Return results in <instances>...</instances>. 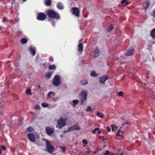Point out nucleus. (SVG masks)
Here are the masks:
<instances>
[{
  "label": "nucleus",
  "instance_id": "obj_31",
  "mask_svg": "<svg viewBox=\"0 0 155 155\" xmlns=\"http://www.w3.org/2000/svg\"><path fill=\"white\" fill-rule=\"evenodd\" d=\"M151 15L155 18V9H154L150 14Z\"/></svg>",
  "mask_w": 155,
  "mask_h": 155
},
{
  "label": "nucleus",
  "instance_id": "obj_3",
  "mask_svg": "<svg viewBox=\"0 0 155 155\" xmlns=\"http://www.w3.org/2000/svg\"><path fill=\"white\" fill-rule=\"evenodd\" d=\"M87 93V91H82L79 94V98L80 100L81 104L82 105L85 101H86Z\"/></svg>",
  "mask_w": 155,
  "mask_h": 155
},
{
  "label": "nucleus",
  "instance_id": "obj_6",
  "mask_svg": "<svg viewBox=\"0 0 155 155\" xmlns=\"http://www.w3.org/2000/svg\"><path fill=\"white\" fill-rule=\"evenodd\" d=\"M72 14L76 17H79L80 15V10L79 8L77 7H74L71 9Z\"/></svg>",
  "mask_w": 155,
  "mask_h": 155
},
{
  "label": "nucleus",
  "instance_id": "obj_20",
  "mask_svg": "<svg viewBox=\"0 0 155 155\" xmlns=\"http://www.w3.org/2000/svg\"><path fill=\"white\" fill-rule=\"evenodd\" d=\"M28 41V40L25 38H23L21 39V42L23 44L26 43Z\"/></svg>",
  "mask_w": 155,
  "mask_h": 155
},
{
  "label": "nucleus",
  "instance_id": "obj_40",
  "mask_svg": "<svg viewBox=\"0 0 155 155\" xmlns=\"http://www.w3.org/2000/svg\"><path fill=\"white\" fill-rule=\"evenodd\" d=\"M120 129H119L118 130L117 132V133L116 134V135L117 136H120Z\"/></svg>",
  "mask_w": 155,
  "mask_h": 155
},
{
  "label": "nucleus",
  "instance_id": "obj_35",
  "mask_svg": "<svg viewBox=\"0 0 155 155\" xmlns=\"http://www.w3.org/2000/svg\"><path fill=\"white\" fill-rule=\"evenodd\" d=\"M99 138L100 139H102L103 141L106 140V138H105L103 136H99Z\"/></svg>",
  "mask_w": 155,
  "mask_h": 155
},
{
  "label": "nucleus",
  "instance_id": "obj_17",
  "mask_svg": "<svg viewBox=\"0 0 155 155\" xmlns=\"http://www.w3.org/2000/svg\"><path fill=\"white\" fill-rule=\"evenodd\" d=\"M150 5V2L149 1H147L145 3H144L143 4L144 9L145 10L147 9Z\"/></svg>",
  "mask_w": 155,
  "mask_h": 155
},
{
  "label": "nucleus",
  "instance_id": "obj_8",
  "mask_svg": "<svg viewBox=\"0 0 155 155\" xmlns=\"http://www.w3.org/2000/svg\"><path fill=\"white\" fill-rule=\"evenodd\" d=\"M27 136L29 140L32 142H34L36 141V138L35 134L33 133H31L28 134Z\"/></svg>",
  "mask_w": 155,
  "mask_h": 155
},
{
  "label": "nucleus",
  "instance_id": "obj_43",
  "mask_svg": "<svg viewBox=\"0 0 155 155\" xmlns=\"http://www.w3.org/2000/svg\"><path fill=\"white\" fill-rule=\"evenodd\" d=\"M40 109V107L38 105H37L35 107V109L36 110H39Z\"/></svg>",
  "mask_w": 155,
  "mask_h": 155
},
{
  "label": "nucleus",
  "instance_id": "obj_7",
  "mask_svg": "<svg viewBox=\"0 0 155 155\" xmlns=\"http://www.w3.org/2000/svg\"><path fill=\"white\" fill-rule=\"evenodd\" d=\"M46 18V15L42 12L39 13L38 14L37 17V20L39 21H43Z\"/></svg>",
  "mask_w": 155,
  "mask_h": 155
},
{
  "label": "nucleus",
  "instance_id": "obj_61",
  "mask_svg": "<svg viewBox=\"0 0 155 155\" xmlns=\"http://www.w3.org/2000/svg\"><path fill=\"white\" fill-rule=\"evenodd\" d=\"M2 28L1 26H0V30H2Z\"/></svg>",
  "mask_w": 155,
  "mask_h": 155
},
{
  "label": "nucleus",
  "instance_id": "obj_58",
  "mask_svg": "<svg viewBox=\"0 0 155 155\" xmlns=\"http://www.w3.org/2000/svg\"><path fill=\"white\" fill-rule=\"evenodd\" d=\"M149 74V71H148V72L147 73V75H148Z\"/></svg>",
  "mask_w": 155,
  "mask_h": 155
},
{
  "label": "nucleus",
  "instance_id": "obj_39",
  "mask_svg": "<svg viewBox=\"0 0 155 155\" xmlns=\"http://www.w3.org/2000/svg\"><path fill=\"white\" fill-rule=\"evenodd\" d=\"M99 130V128L98 127L96 128H95L94 130H93V131H92L93 133L94 134V133H95L96 131L97 130Z\"/></svg>",
  "mask_w": 155,
  "mask_h": 155
},
{
  "label": "nucleus",
  "instance_id": "obj_54",
  "mask_svg": "<svg viewBox=\"0 0 155 155\" xmlns=\"http://www.w3.org/2000/svg\"><path fill=\"white\" fill-rule=\"evenodd\" d=\"M50 60H51L52 61H53V59H52V58H50Z\"/></svg>",
  "mask_w": 155,
  "mask_h": 155
},
{
  "label": "nucleus",
  "instance_id": "obj_56",
  "mask_svg": "<svg viewBox=\"0 0 155 155\" xmlns=\"http://www.w3.org/2000/svg\"><path fill=\"white\" fill-rule=\"evenodd\" d=\"M90 150H89V151H87L86 152L87 153H90Z\"/></svg>",
  "mask_w": 155,
  "mask_h": 155
},
{
  "label": "nucleus",
  "instance_id": "obj_22",
  "mask_svg": "<svg viewBox=\"0 0 155 155\" xmlns=\"http://www.w3.org/2000/svg\"><path fill=\"white\" fill-rule=\"evenodd\" d=\"M79 101L77 100H74L72 101V103L74 104L73 106L74 107H76V105L78 104Z\"/></svg>",
  "mask_w": 155,
  "mask_h": 155
},
{
  "label": "nucleus",
  "instance_id": "obj_46",
  "mask_svg": "<svg viewBox=\"0 0 155 155\" xmlns=\"http://www.w3.org/2000/svg\"><path fill=\"white\" fill-rule=\"evenodd\" d=\"M110 153V151L108 150H107L105 153L104 154L105 155H108Z\"/></svg>",
  "mask_w": 155,
  "mask_h": 155
},
{
  "label": "nucleus",
  "instance_id": "obj_28",
  "mask_svg": "<svg viewBox=\"0 0 155 155\" xmlns=\"http://www.w3.org/2000/svg\"><path fill=\"white\" fill-rule=\"evenodd\" d=\"M130 123L127 121V122L124 123L121 125V128H122L124 126H125V125H130Z\"/></svg>",
  "mask_w": 155,
  "mask_h": 155
},
{
  "label": "nucleus",
  "instance_id": "obj_33",
  "mask_svg": "<svg viewBox=\"0 0 155 155\" xmlns=\"http://www.w3.org/2000/svg\"><path fill=\"white\" fill-rule=\"evenodd\" d=\"M124 92L122 91H120L118 93V96L120 97H123L124 96L123 94Z\"/></svg>",
  "mask_w": 155,
  "mask_h": 155
},
{
  "label": "nucleus",
  "instance_id": "obj_32",
  "mask_svg": "<svg viewBox=\"0 0 155 155\" xmlns=\"http://www.w3.org/2000/svg\"><path fill=\"white\" fill-rule=\"evenodd\" d=\"M91 75L92 77H95L97 75V74L94 71H92L91 73Z\"/></svg>",
  "mask_w": 155,
  "mask_h": 155
},
{
  "label": "nucleus",
  "instance_id": "obj_55",
  "mask_svg": "<svg viewBox=\"0 0 155 155\" xmlns=\"http://www.w3.org/2000/svg\"><path fill=\"white\" fill-rule=\"evenodd\" d=\"M68 131H69L68 130H64V132L65 133V132H68Z\"/></svg>",
  "mask_w": 155,
  "mask_h": 155
},
{
  "label": "nucleus",
  "instance_id": "obj_4",
  "mask_svg": "<svg viewBox=\"0 0 155 155\" xmlns=\"http://www.w3.org/2000/svg\"><path fill=\"white\" fill-rule=\"evenodd\" d=\"M66 119H65V118H63L61 117L57 121V127L59 129L62 128L66 124Z\"/></svg>",
  "mask_w": 155,
  "mask_h": 155
},
{
  "label": "nucleus",
  "instance_id": "obj_16",
  "mask_svg": "<svg viewBox=\"0 0 155 155\" xmlns=\"http://www.w3.org/2000/svg\"><path fill=\"white\" fill-rule=\"evenodd\" d=\"M29 52L34 56L36 54V52L35 49L32 47H31L29 49Z\"/></svg>",
  "mask_w": 155,
  "mask_h": 155
},
{
  "label": "nucleus",
  "instance_id": "obj_50",
  "mask_svg": "<svg viewBox=\"0 0 155 155\" xmlns=\"http://www.w3.org/2000/svg\"><path fill=\"white\" fill-rule=\"evenodd\" d=\"M98 130L97 134H99L101 133V131L100 130Z\"/></svg>",
  "mask_w": 155,
  "mask_h": 155
},
{
  "label": "nucleus",
  "instance_id": "obj_26",
  "mask_svg": "<svg viewBox=\"0 0 155 155\" xmlns=\"http://www.w3.org/2000/svg\"><path fill=\"white\" fill-rule=\"evenodd\" d=\"M52 73L51 72H48L46 74V76L47 78H50L52 75Z\"/></svg>",
  "mask_w": 155,
  "mask_h": 155
},
{
  "label": "nucleus",
  "instance_id": "obj_1",
  "mask_svg": "<svg viewBox=\"0 0 155 155\" xmlns=\"http://www.w3.org/2000/svg\"><path fill=\"white\" fill-rule=\"evenodd\" d=\"M46 13L49 18H53L56 20L60 18V15L53 10H48L46 11Z\"/></svg>",
  "mask_w": 155,
  "mask_h": 155
},
{
  "label": "nucleus",
  "instance_id": "obj_9",
  "mask_svg": "<svg viewBox=\"0 0 155 155\" xmlns=\"http://www.w3.org/2000/svg\"><path fill=\"white\" fill-rule=\"evenodd\" d=\"M45 130L47 134L48 135H51L53 133L54 129L53 128L48 126L45 128Z\"/></svg>",
  "mask_w": 155,
  "mask_h": 155
},
{
  "label": "nucleus",
  "instance_id": "obj_11",
  "mask_svg": "<svg viewBox=\"0 0 155 155\" xmlns=\"http://www.w3.org/2000/svg\"><path fill=\"white\" fill-rule=\"evenodd\" d=\"M100 53V51L99 50L97 47H96L93 51L92 56L94 58H97L99 55Z\"/></svg>",
  "mask_w": 155,
  "mask_h": 155
},
{
  "label": "nucleus",
  "instance_id": "obj_44",
  "mask_svg": "<svg viewBox=\"0 0 155 155\" xmlns=\"http://www.w3.org/2000/svg\"><path fill=\"white\" fill-rule=\"evenodd\" d=\"M88 84V82L87 80L85 82H83L82 85H85Z\"/></svg>",
  "mask_w": 155,
  "mask_h": 155
},
{
  "label": "nucleus",
  "instance_id": "obj_57",
  "mask_svg": "<svg viewBox=\"0 0 155 155\" xmlns=\"http://www.w3.org/2000/svg\"><path fill=\"white\" fill-rule=\"evenodd\" d=\"M2 153V150L1 149H0V154H1Z\"/></svg>",
  "mask_w": 155,
  "mask_h": 155
},
{
  "label": "nucleus",
  "instance_id": "obj_48",
  "mask_svg": "<svg viewBox=\"0 0 155 155\" xmlns=\"http://www.w3.org/2000/svg\"><path fill=\"white\" fill-rule=\"evenodd\" d=\"M107 130L108 132L110 131V127H107Z\"/></svg>",
  "mask_w": 155,
  "mask_h": 155
},
{
  "label": "nucleus",
  "instance_id": "obj_19",
  "mask_svg": "<svg viewBox=\"0 0 155 155\" xmlns=\"http://www.w3.org/2000/svg\"><path fill=\"white\" fill-rule=\"evenodd\" d=\"M150 35L153 38L155 39V28L151 32Z\"/></svg>",
  "mask_w": 155,
  "mask_h": 155
},
{
  "label": "nucleus",
  "instance_id": "obj_41",
  "mask_svg": "<svg viewBox=\"0 0 155 155\" xmlns=\"http://www.w3.org/2000/svg\"><path fill=\"white\" fill-rule=\"evenodd\" d=\"M8 19L6 17H5L3 18L2 22H4L6 21H8Z\"/></svg>",
  "mask_w": 155,
  "mask_h": 155
},
{
  "label": "nucleus",
  "instance_id": "obj_30",
  "mask_svg": "<svg viewBox=\"0 0 155 155\" xmlns=\"http://www.w3.org/2000/svg\"><path fill=\"white\" fill-rule=\"evenodd\" d=\"M34 130L32 127H29L27 128V131L29 132H31L33 131Z\"/></svg>",
  "mask_w": 155,
  "mask_h": 155
},
{
  "label": "nucleus",
  "instance_id": "obj_49",
  "mask_svg": "<svg viewBox=\"0 0 155 155\" xmlns=\"http://www.w3.org/2000/svg\"><path fill=\"white\" fill-rule=\"evenodd\" d=\"M51 24L52 25L54 26L55 25V23L54 21H52L51 22Z\"/></svg>",
  "mask_w": 155,
  "mask_h": 155
},
{
  "label": "nucleus",
  "instance_id": "obj_59",
  "mask_svg": "<svg viewBox=\"0 0 155 155\" xmlns=\"http://www.w3.org/2000/svg\"><path fill=\"white\" fill-rule=\"evenodd\" d=\"M104 145H107L106 143V142H104Z\"/></svg>",
  "mask_w": 155,
  "mask_h": 155
},
{
  "label": "nucleus",
  "instance_id": "obj_62",
  "mask_svg": "<svg viewBox=\"0 0 155 155\" xmlns=\"http://www.w3.org/2000/svg\"><path fill=\"white\" fill-rule=\"evenodd\" d=\"M20 120H22V118H21V117H20Z\"/></svg>",
  "mask_w": 155,
  "mask_h": 155
},
{
  "label": "nucleus",
  "instance_id": "obj_37",
  "mask_svg": "<svg viewBox=\"0 0 155 155\" xmlns=\"http://www.w3.org/2000/svg\"><path fill=\"white\" fill-rule=\"evenodd\" d=\"M59 147L62 150V151L63 153H64L65 152V149L64 147H62L61 146H59Z\"/></svg>",
  "mask_w": 155,
  "mask_h": 155
},
{
  "label": "nucleus",
  "instance_id": "obj_38",
  "mask_svg": "<svg viewBox=\"0 0 155 155\" xmlns=\"http://www.w3.org/2000/svg\"><path fill=\"white\" fill-rule=\"evenodd\" d=\"M82 143L83 144H84L85 145H86L88 143L87 142L85 139L83 140Z\"/></svg>",
  "mask_w": 155,
  "mask_h": 155
},
{
  "label": "nucleus",
  "instance_id": "obj_10",
  "mask_svg": "<svg viewBox=\"0 0 155 155\" xmlns=\"http://www.w3.org/2000/svg\"><path fill=\"white\" fill-rule=\"evenodd\" d=\"M80 129V127L78 124H75L73 126L71 127L68 128V130L69 131H72L74 130H79Z\"/></svg>",
  "mask_w": 155,
  "mask_h": 155
},
{
  "label": "nucleus",
  "instance_id": "obj_45",
  "mask_svg": "<svg viewBox=\"0 0 155 155\" xmlns=\"http://www.w3.org/2000/svg\"><path fill=\"white\" fill-rule=\"evenodd\" d=\"M58 99V98L57 97H56L55 98H53L52 99V100L53 101L55 102V101H56Z\"/></svg>",
  "mask_w": 155,
  "mask_h": 155
},
{
  "label": "nucleus",
  "instance_id": "obj_25",
  "mask_svg": "<svg viewBox=\"0 0 155 155\" xmlns=\"http://www.w3.org/2000/svg\"><path fill=\"white\" fill-rule=\"evenodd\" d=\"M54 93L52 91H50L48 94L47 97L50 98L51 96V95L54 96Z\"/></svg>",
  "mask_w": 155,
  "mask_h": 155
},
{
  "label": "nucleus",
  "instance_id": "obj_5",
  "mask_svg": "<svg viewBox=\"0 0 155 155\" xmlns=\"http://www.w3.org/2000/svg\"><path fill=\"white\" fill-rule=\"evenodd\" d=\"M61 77L59 75H56L53 79L52 84L56 87L58 86L60 84Z\"/></svg>",
  "mask_w": 155,
  "mask_h": 155
},
{
  "label": "nucleus",
  "instance_id": "obj_13",
  "mask_svg": "<svg viewBox=\"0 0 155 155\" xmlns=\"http://www.w3.org/2000/svg\"><path fill=\"white\" fill-rule=\"evenodd\" d=\"M78 51L79 52H81V53L83 50V44L81 43H79L78 45Z\"/></svg>",
  "mask_w": 155,
  "mask_h": 155
},
{
  "label": "nucleus",
  "instance_id": "obj_21",
  "mask_svg": "<svg viewBox=\"0 0 155 155\" xmlns=\"http://www.w3.org/2000/svg\"><path fill=\"white\" fill-rule=\"evenodd\" d=\"M114 28V26L113 25H111L108 28L107 32H109Z\"/></svg>",
  "mask_w": 155,
  "mask_h": 155
},
{
  "label": "nucleus",
  "instance_id": "obj_29",
  "mask_svg": "<svg viewBox=\"0 0 155 155\" xmlns=\"http://www.w3.org/2000/svg\"><path fill=\"white\" fill-rule=\"evenodd\" d=\"M26 93L27 94L31 95L32 93L31 92V90L30 89H28L26 91Z\"/></svg>",
  "mask_w": 155,
  "mask_h": 155
},
{
  "label": "nucleus",
  "instance_id": "obj_53",
  "mask_svg": "<svg viewBox=\"0 0 155 155\" xmlns=\"http://www.w3.org/2000/svg\"><path fill=\"white\" fill-rule=\"evenodd\" d=\"M10 22L11 23H13V21L12 20H11L10 21Z\"/></svg>",
  "mask_w": 155,
  "mask_h": 155
},
{
  "label": "nucleus",
  "instance_id": "obj_64",
  "mask_svg": "<svg viewBox=\"0 0 155 155\" xmlns=\"http://www.w3.org/2000/svg\"><path fill=\"white\" fill-rule=\"evenodd\" d=\"M26 1V0H23V2H24L25 1Z\"/></svg>",
  "mask_w": 155,
  "mask_h": 155
},
{
  "label": "nucleus",
  "instance_id": "obj_63",
  "mask_svg": "<svg viewBox=\"0 0 155 155\" xmlns=\"http://www.w3.org/2000/svg\"><path fill=\"white\" fill-rule=\"evenodd\" d=\"M14 3H15V1L14 2V1H13V2L12 3V4H13Z\"/></svg>",
  "mask_w": 155,
  "mask_h": 155
},
{
  "label": "nucleus",
  "instance_id": "obj_27",
  "mask_svg": "<svg viewBox=\"0 0 155 155\" xmlns=\"http://www.w3.org/2000/svg\"><path fill=\"white\" fill-rule=\"evenodd\" d=\"M49 68L50 70L52 69H54L56 68V66L55 64L50 65L49 66Z\"/></svg>",
  "mask_w": 155,
  "mask_h": 155
},
{
  "label": "nucleus",
  "instance_id": "obj_42",
  "mask_svg": "<svg viewBox=\"0 0 155 155\" xmlns=\"http://www.w3.org/2000/svg\"><path fill=\"white\" fill-rule=\"evenodd\" d=\"M86 111H91L92 109H91V107H90L89 106L88 107L87 109H86Z\"/></svg>",
  "mask_w": 155,
  "mask_h": 155
},
{
  "label": "nucleus",
  "instance_id": "obj_34",
  "mask_svg": "<svg viewBox=\"0 0 155 155\" xmlns=\"http://www.w3.org/2000/svg\"><path fill=\"white\" fill-rule=\"evenodd\" d=\"M117 127L115 125H112L111 127V130L112 131H116L117 129Z\"/></svg>",
  "mask_w": 155,
  "mask_h": 155
},
{
  "label": "nucleus",
  "instance_id": "obj_24",
  "mask_svg": "<svg viewBox=\"0 0 155 155\" xmlns=\"http://www.w3.org/2000/svg\"><path fill=\"white\" fill-rule=\"evenodd\" d=\"M121 4H125L126 5H129L128 2L126 0H122L121 2Z\"/></svg>",
  "mask_w": 155,
  "mask_h": 155
},
{
  "label": "nucleus",
  "instance_id": "obj_52",
  "mask_svg": "<svg viewBox=\"0 0 155 155\" xmlns=\"http://www.w3.org/2000/svg\"><path fill=\"white\" fill-rule=\"evenodd\" d=\"M38 89H40L41 88V86L40 85H39L38 86Z\"/></svg>",
  "mask_w": 155,
  "mask_h": 155
},
{
  "label": "nucleus",
  "instance_id": "obj_12",
  "mask_svg": "<svg viewBox=\"0 0 155 155\" xmlns=\"http://www.w3.org/2000/svg\"><path fill=\"white\" fill-rule=\"evenodd\" d=\"M109 79V78L107 75L104 74L102 77H101L100 78L99 81L101 83L104 84L105 81Z\"/></svg>",
  "mask_w": 155,
  "mask_h": 155
},
{
  "label": "nucleus",
  "instance_id": "obj_36",
  "mask_svg": "<svg viewBox=\"0 0 155 155\" xmlns=\"http://www.w3.org/2000/svg\"><path fill=\"white\" fill-rule=\"evenodd\" d=\"M97 116L99 117V116H104V115L102 113H101L99 112H98L97 113Z\"/></svg>",
  "mask_w": 155,
  "mask_h": 155
},
{
  "label": "nucleus",
  "instance_id": "obj_23",
  "mask_svg": "<svg viewBox=\"0 0 155 155\" xmlns=\"http://www.w3.org/2000/svg\"><path fill=\"white\" fill-rule=\"evenodd\" d=\"M42 106L43 107H48L49 105L47 103H42L41 104Z\"/></svg>",
  "mask_w": 155,
  "mask_h": 155
},
{
  "label": "nucleus",
  "instance_id": "obj_47",
  "mask_svg": "<svg viewBox=\"0 0 155 155\" xmlns=\"http://www.w3.org/2000/svg\"><path fill=\"white\" fill-rule=\"evenodd\" d=\"M1 148L3 150H5L6 149V147L4 146H1Z\"/></svg>",
  "mask_w": 155,
  "mask_h": 155
},
{
  "label": "nucleus",
  "instance_id": "obj_2",
  "mask_svg": "<svg viewBox=\"0 0 155 155\" xmlns=\"http://www.w3.org/2000/svg\"><path fill=\"white\" fill-rule=\"evenodd\" d=\"M45 141L46 151L49 153L52 154L54 150V147L51 145L48 140H46Z\"/></svg>",
  "mask_w": 155,
  "mask_h": 155
},
{
  "label": "nucleus",
  "instance_id": "obj_51",
  "mask_svg": "<svg viewBox=\"0 0 155 155\" xmlns=\"http://www.w3.org/2000/svg\"><path fill=\"white\" fill-rule=\"evenodd\" d=\"M110 154H108V155H114V154L113 153H111L110 152Z\"/></svg>",
  "mask_w": 155,
  "mask_h": 155
},
{
  "label": "nucleus",
  "instance_id": "obj_15",
  "mask_svg": "<svg viewBox=\"0 0 155 155\" xmlns=\"http://www.w3.org/2000/svg\"><path fill=\"white\" fill-rule=\"evenodd\" d=\"M134 50L133 49H129L127 51V52L125 55L126 56H130L133 55V54Z\"/></svg>",
  "mask_w": 155,
  "mask_h": 155
},
{
  "label": "nucleus",
  "instance_id": "obj_14",
  "mask_svg": "<svg viewBox=\"0 0 155 155\" xmlns=\"http://www.w3.org/2000/svg\"><path fill=\"white\" fill-rule=\"evenodd\" d=\"M44 3L47 6H51L52 3L51 0H44Z\"/></svg>",
  "mask_w": 155,
  "mask_h": 155
},
{
  "label": "nucleus",
  "instance_id": "obj_60",
  "mask_svg": "<svg viewBox=\"0 0 155 155\" xmlns=\"http://www.w3.org/2000/svg\"><path fill=\"white\" fill-rule=\"evenodd\" d=\"M97 152V151H95L94 152V153H96Z\"/></svg>",
  "mask_w": 155,
  "mask_h": 155
},
{
  "label": "nucleus",
  "instance_id": "obj_18",
  "mask_svg": "<svg viewBox=\"0 0 155 155\" xmlns=\"http://www.w3.org/2000/svg\"><path fill=\"white\" fill-rule=\"evenodd\" d=\"M57 8L60 10L63 9L64 8L63 4L60 2H58L57 3Z\"/></svg>",
  "mask_w": 155,
  "mask_h": 155
}]
</instances>
